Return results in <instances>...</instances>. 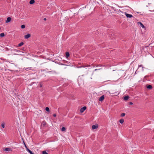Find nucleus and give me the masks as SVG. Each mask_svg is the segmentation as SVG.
<instances>
[{"label": "nucleus", "instance_id": "nucleus-27", "mask_svg": "<svg viewBox=\"0 0 154 154\" xmlns=\"http://www.w3.org/2000/svg\"><path fill=\"white\" fill-rule=\"evenodd\" d=\"M21 28L22 29H24L25 28V26L24 25H22L21 26Z\"/></svg>", "mask_w": 154, "mask_h": 154}, {"label": "nucleus", "instance_id": "nucleus-24", "mask_svg": "<svg viewBox=\"0 0 154 154\" xmlns=\"http://www.w3.org/2000/svg\"><path fill=\"white\" fill-rule=\"evenodd\" d=\"M13 51H16V52H21V51H19V50H18L17 49H14L13 50Z\"/></svg>", "mask_w": 154, "mask_h": 154}, {"label": "nucleus", "instance_id": "nucleus-26", "mask_svg": "<svg viewBox=\"0 0 154 154\" xmlns=\"http://www.w3.org/2000/svg\"><path fill=\"white\" fill-rule=\"evenodd\" d=\"M42 154H48L46 151H44L42 152Z\"/></svg>", "mask_w": 154, "mask_h": 154}, {"label": "nucleus", "instance_id": "nucleus-10", "mask_svg": "<svg viewBox=\"0 0 154 154\" xmlns=\"http://www.w3.org/2000/svg\"><path fill=\"white\" fill-rule=\"evenodd\" d=\"M140 67H142V71L143 72L144 71V69H143L144 67H143V66L142 65H139L138 69H139L140 68Z\"/></svg>", "mask_w": 154, "mask_h": 154}, {"label": "nucleus", "instance_id": "nucleus-34", "mask_svg": "<svg viewBox=\"0 0 154 154\" xmlns=\"http://www.w3.org/2000/svg\"><path fill=\"white\" fill-rule=\"evenodd\" d=\"M133 103L131 102H130L129 103V104H130V105H132L133 104Z\"/></svg>", "mask_w": 154, "mask_h": 154}, {"label": "nucleus", "instance_id": "nucleus-33", "mask_svg": "<svg viewBox=\"0 0 154 154\" xmlns=\"http://www.w3.org/2000/svg\"><path fill=\"white\" fill-rule=\"evenodd\" d=\"M95 69V70H94V71H96L97 70H99V69Z\"/></svg>", "mask_w": 154, "mask_h": 154}, {"label": "nucleus", "instance_id": "nucleus-37", "mask_svg": "<svg viewBox=\"0 0 154 154\" xmlns=\"http://www.w3.org/2000/svg\"><path fill=\"white\" fill-rule=\"evenodd\" d=\"M17 55H21V54H18Z\"/></svg>", "mask_w": 154, "mask_h": 154}, {"label": "nucleus", "instance_id": "nucleus-16", "mask_svg": "<svg viewBox=\"0 0 154 154\" xmlns=\"http://www.w3.org/2000/svg\"><path fill=\"white\" fill-rule=\"evenodd\" d=\"M24 44V43L23 42H21L20 44L18 45V47H20L22 46Z\"/></svg>", "mask_w": 154, "mask_h": 154}, {"label": "nucleus", "instance_id": "nucleus-23", "mask_svg": "<svg viewBox=\"0 0 154 154\" xmlns=\"http://www.w3.org/2000/svg\"><path fill=\"white\" fill-rule=\"evenodd\" d=\"M29 153H30V154L32 152L28 148H27V149L26 150Z\"/></svg>", "mask_w": 154, "mask_h": 154}, {"label": "nucleus", "instance_id": "nucleus-7", "mask_svg": "<svg viewBox=\"0 0 154 154\" xmlns=\"http://www.w3.org/2000/svg\"><path fill=\"white\" fill-rule=\"evenodd\" d=\"M11 18L10 17H8L7 18L6 20L5 21L6 23L9 22L11 21Z\"/></svg>", "mask_w": 154, "mask_h": 154}, {"label": "nucleus", "instance_id": "nucleus-13", "mask_svg": "<svg viewBox=\"0 0 154 154\" xmlns=\"http://www.w3.org/2000/svg\"><path fill=\"white\" fill-rule=\"evenodd\" d=\"M66 57H68L69 56V53L68 52H66Z\"/></svg>", "mask_w": 154, "mask_h": 154}, {"label": "nucleus", "instance_id": "nucleus-32", "mask_svg": "<svg viewBox=\"0 0 154 154\" xmlns=\"http://www.w3.org/2000/svg\"><path fill=\"white\" fill-rule=\"evenodd\" d=\"M53 116H54V117H56V115L55 114H53Z\"/></svg>", "mask_w": 154, "mask_h": 154}, {"label": "nucleus", "instance_id": "nucleus-5", "mask_svg": "<svg viewBox=\"0 0 154 154\" xmlns=\"http://www.w3.org/2000/svg\"><path fill=\"white\" fill-rule=\"evenodd\" d=\"M31 36V35L30 34H27L26 35H25L24 36V38L25 39H28Z\"/></svg>", "mask_w": 154, "mask_h": 154}, {"label": "nucleus", "instance_id": "nucleus-18", "mask_svg": "<svg viewBox=\"0 0 154 154\" xmlns=\"http://www.w3.org/2000/svg\"><path fill=\"white\" fill-rule=\"evenodd\" d=\"M90 66H91L90 65H88L82 66H81V67L85 68V67H90Z\"/></svg>", "mask_w": 154, "mask_h": 154}, {"label": "nucleus", "instance_id": "nucleus-39", "mask_svg": "<svg viewBox=\"0 0 154 154\" xmlns=\"http://www.w3.org/2000/svg\"><path fill=\"white\" fill-rule=\"evenodd\" d=\"M63 80H65V79H63ZM65 80H66V79H65Z\"/></svg>", "mask_w": 154, "mask_h": 154}, {"label": "nucleus", "instance_id": "nucleus-2", "mask_svg": "<svg viewBox=\"0 0 154 154\" xmlns=\"http://www.w3.org/2000/svg\"><path fill=\"white\" fill-rule=\"evenodd\" d=\"M86 109V106H84L80 109V112L81 113H82Z\"/></svg>", "mask_w": 154, "mask_h": 154}, {"label": "nucleus", "instance_id": "nucleus-3", "mask_svg": "<svg viewBox=\"0 0 154 154\" xmlns=\"http://www.w3.org/2000/svg\"><path fill=\"white\" fill-rule=\"evenodd\" d=\"M137 23L142 28H145V26L141 22H138Z\"/></svg>", "mask_w": 154, "mask_h": 154}, {"label": "nucleus", "instance_id": "nucleus-36", "mask_svg": "<svg viewBox=\"0 0 154 154\" xmlns=\"http://www.w3.org/2000/svg\"><path fill=\"white\" fill-rule=\"evenodd\" d=\"M30 154H34V153L32 152Z\"/></svg>", "mask_w": 154, "mask_h": 154}, {"label": "nucleus", "instance_id": "nucleus-14", "mask_svg": "<svg viewBox=\"0 0 154 154\" xmlns=\"http://www.w3.org/2000/svg\"><path fill=\"white\" fill-rule=\"evenodd\" d=\"M5 123L4 122H2V123L1 124V126L3 128H5Z\"/></svg>", "mask_w": 154, "mask_h": 154}, {"label": "nucleus", "instance_id": "nucleus-8", "mask_svg": "<svg viewBox=\"0 0 154 154\" xmlns=\"http://www.w3.org/2000/svg\"><path fill=\"white\" fill-rule=\"evenodd\" d=\"M104 97L103 95L101 96L99 99L100 101H102L104 99Z\"/></svg>", "mask_w": 154, "mask_h": 154}, {"label": "nucleus", "instance_id": "nucleus-35", "mask_svg": "<svg viewBox=\"0 0 154 154\" xmlns=\"http://www.w3.org/2000/svg\"><path fill=\"white\" fill-rule=\"evenodd\" d=\"M44 20H46V18H44Z\"/></svg>", "mask_w": 154, "mask_h": 154}, {"label": "nucleus", "instance_id": "nucleus-6", "mask_svg": "<svg viewBox=\"0 0 154 154\" xmlns=\"http://www.w3.org/2000/svg\"><path fill=\"white\" fill-rule=\"evenodd\" d=\"M23 70H26L27 71H28V70H33L32 68V67H28V68H26L24 67L23 68Z\"/></svg>", "mask_w": 154, "mask_h": 154}, {"label": "nucleus", "instance_id": "nucleus-19", "mask_svg": "<svg viewBox=\"0 0 154 154\" xmlns=\"http://www.w3.org/2000/svg\"><path fill=\"white\" fill-rule=\"evenodd\" d=\"M61 130L62 131H65L66 130L65 128L64 127H63L61 129Z\"/></svg>", "mask_w": 154, "mask_h": 154}, {"label": "nucleus", "instance_id": "nucleus-4", "mask_svg": "<svg viewBox=\"0 0 154 154\" xmlns=\"http://www.w3.org/2000/svg\"><path fill=\"white\" fill-rule=\"evenodd\" d=\"M4 151H12V149L10 148H6L4 149Z\"/></svg>", "mask_w": 154, "mask_h": 154}, {"label": "nucleus", "instance_id": "nucleus-28", "mask_svg": "<svg viewBox=\"0 0 154 154\" xmlns=\"http://www.w3.org/2000/svg\"><path fill=\"white\" fill-rule=\"evenodd\" d=\"M21 50H23V51H25L26 49H25V48H22Z\"/></svg>", "mask_w": 154, "mask_h": 154}, {"label": "nucleus", "instance_id": "nucleus-11", "mask_svg": "<svg viewBox=\"0 0 154 154\" xmlns=\"http://www.w3.org/2000/svg\"><path fill=\"white\" fill-rule=\"evenodd\" d=\"M35 2L34 0H31L29 2V4H34Z\"/></svg>", "mask_w": 154, "mask_h": 154}, {"label": "nucleus", "instance_id": "nucleus-9", "mask_svg": "<svg viewBox=\"0 0 154 154\" xmlns=\"http://www.w3.org/2000/svg\"><path fill=\"white\" fill-rule=\"evenodd\" d=\"M92 129L94 130L98 128V125H93L92 126Z\"/></svg>", "mask_w": 154, "mask_h": 154}, {"label": "nucleus", "instance_id": "nucleus-22", "mask_svg": "<svg viewBox=\"0 0 154 154\" xmlns=\"http://www.w3.org/2000/svg\"><path fill=\"white\" fill-rule=\"evenodd\" d=\"M45 110L47 112H49L50 111L49 108L48 107H46L45 108Z\"/></svg>", "mask_w": 154, "mask_h": 154}, {"label": "nucleus", "instance_id": "nucleus-1", "mask_svg": "<svg viewBox=\"0 0 154 154\" xmlns=\"http://www.w3.org/2000/svg\"><path fill=\"white\" fill-rule=\"evenodd\" d=\"M125 14L127 18H131L133 17L132 15L131 14H128L126 12H125Z\"/></svg>", "mask_w": 154, "mask_h": 154}, {"label": "nucleus", "instance_id": "nucleus-20", "mask_svg": "<svg viewBox=\"0 0 154 154\" xmlns=\"http://www.w3.org/2000/svg\"><path fill=\"white\" fill-rule=\"evenodd\" d=\"M39 85L40 87L41 88L43 87V84H42V82H40L39 83Z\"/></svg>", "mask_w": 154, "mask_h": 154}, {"label": "nucleus", "instance_id": "nucleus-17", "mask_svg": "<svg viewBox=\"0 0 154 154\" xmlns=\"http://www.w3.org/2000/svg\"><path fill=\"white\" fill-rule=\"evenodd\" d=\"M129 98V96H127L124 97V100H127Z\"/></svg>", "mask_w": 154, "mask_h": 154}, {"label": "nucleus", "instance_id": "nucleus-38", "mask_svg": "<svg viewBox=\"0 0 154 154\" xmlns=\"http://www.w3.org/2000/svg\"><path fill=\"white\" fill-rule=\"evenodd\" d=\"M15 54V55H17V54Z\"/></svg>", "mask_w": 154, "mask_h": 154}, {"label": "nucleus", "instance_id": "nucleus-30", "mask_svg": "<svg viewBox=\"0 0 154 154\" xmlns=\"http://www.w3.org/2000/svg\"><path fill=\"white\" fill-rule=\"evenodd\" d=\"M24 145H25V148H26V149H27V148H28L27 147V146H26V145L25 144V143H24Z\"/></svg>", "mask_w": 154, "mask_h": 154}, {"label": "nucleus", "instance_id": "nucleus-25", "mask_svg": "<svg viewBox=\"0 0 154 154\" xmlns=\"http://www.w3.org/2000/svg\"><path fill=\"white\" fill-rule=\"evenodd\" d=\"M125 115V113H123L121 114V116L122 117H124V116Z\"/></svg>", "mask_w": 154, "mask_h": 154}, {"label": "nucleus", "instance_id": "nucleus-12", "mask_svg": "<svg viewBox=\"0 0 154 154\" xmlns=\"http://www.w3.org/2000/svg\"><path fill=\"white\" fill-rule=\"evenodd\" d=\"M147 88L148 89H151L152 88V86L150 85H149L147 86Z\"/></svg>", "mask_w": 154, "mask_h": 154}, {"label": "nucleus", "instance_id": "nucleus-29", "mask_svg": "<svg viewBox=\"0 0 154 154\" xmlns=\"http://www.w3.org/2000/svg\"><path fill=\"white\" fill-rule=\"evenodd\" d=\"M137 13H138V14H140L141 15H142L143 14H141V12H137Z\"/></svg>", "mask_w": 154, "mask_h": 154}, {"label": "nucleus", "instance_id": "nucleus-40", "mask_svg": "<svg viewBox=\"0 0 154 154\" xmlns=\"http://www.w3.org/2000/svg\"><path fill=\"white\" fill-rule=\"evenodd\" d=\"M137 72V70L136 71L135 73Z\"/></svg>", "mask_w": 154, "mask_h": 154}, {"label": "nucleus", "instance_id": "nucleus-21", "mask_svg": "<svg viewBox=\"0 0 154 154\" xmlns=\"http://www.w3.org/2000/svg\"><path fill=\"white\" fill-rule=\"evenodd\" d=\"M5 34L4 33H1L0 34V37H3L5 36Z\"/></svg>", "mask_w": 154, "mask_h": 154}, {"label": "nucleus", "instance_id": "nucleus-31", "mask_svg": "<svg viewBox=\"0 0 154 154\" xmlns=\"http://www.w3.org/2000/svg\"><path fill=\"white\" fill-rule=\"evenodd\" d=\"M111 8H112V9L114 10V11H115V10L114 9L115 8H114V7H111Z\"/></svg>", "mask_w": 154, "mask_h": 154}, {"label": "nucleus", "instance_id": "nucleus-15", "mask_svg": "<svg viewBox=\"0 0 154 154\" xmlns=\"http://www.w3.org/2000/svg\"><path fill=\"white\" fill-rule=\"evenodd\" d=\"M124 120L123 119H121L119 120V122L121 124H122L124 122Z\"/></svg>", "mask_w": 154, "mask_h": 154}]
</instances>
